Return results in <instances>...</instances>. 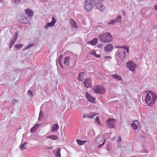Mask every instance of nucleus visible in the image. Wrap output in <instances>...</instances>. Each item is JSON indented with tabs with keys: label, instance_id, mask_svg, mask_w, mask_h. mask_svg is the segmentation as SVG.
Returning a JSON list of instances; mask_svg holds the SVG:
<instances>
[{
	"label": "nucleus",
	"instance_id": "c03bdc74",
	"mask_svg": "<svg viewBox=\"0 0 157 157\" xmlns=\"http://www.w3.org/2000/svg\"><path fill=\"white\" fill-rule=\"evenodd\" d=\"M17 101L15 99H13L12 101V103L13 105L15 104Z\"/></svg>",
	"mask_w": 157,
	"mask_h": 157
},
{
	"label": "nucleus",
	"instance_id": "39448f33",
	"mask_svg": "<svg viewBox=\"0 0 157 157\" xmlns=\"http://www.w3.org/2000/svg\"><path fill=\"white\" fill-rule=\"evenodd\" d=\"M93 90L96 94H103L105 92L104 87L100 85H95L93 87Z\"/></svg>",
	"mask_w": 157,
	"mask_h": 157
},
{
	"label": "nucleus",
	"instance_id": "c85d7f7f",
	"mask_svg": "<svg viewBox=\"0 0 157 157\" xmlns=\"http://www.w3.org/2000/svg\"><path fill=\"white\" fill-rule=\"evenodd\" d=\"M11 2L14 5H19L21 0H11Z\"/></svg>",
	"mask_w": 157,
	"mask_h": 157
},
{
	"label": "nucleus",
	"instance_id": "412c9836",
	"mask_svg": "<svg viewBox=\"0 0 157 157\" xmlns=\"http://www.w3.org/2000/svg\"><path fill=\"white\" fill-rule=\"evenodd\" d=\"M111 76L113 78L116 79L120 81H121L122 80L121 77L120 76L117 74H112L111 75Z\"/></svg>",
	"mask_w": 157,
	"mask_h": 157
},
{
	"label": "nucleus",
	"instance_id": "6e6552de",
	"mask_svg": "<svg viewBox=\"0 0 157 157\" xmlns=\"http://www.w3.org/2000/svg\"><path fill=\"white\" fill-rule=\"evenodd\" d=\"M107 127L110 128H113L115 127L116 120L113 118H109L106 120Z\"/></svg>",
	"mask_w": 157,
	"mask_h": 157
},
{
	"label": "nucleus",
	"instance_id": "1a4fd4ad",
	"mask_svg": "<svg viewBox=\"0 0 157 157\" xmlns=\"http://www.w3.org/2000/svg\"><path fill=\"white\" fill-rule=\"evenodd\" d=\"M56 21L54 17L52 18V21L51 22L47 23L44 26V28L46 30L48 29L49 27H52L54 26Z\"/></svg>",
	"mask_w": 157,
	"mask_h": 157
},
{
	"label": "nucleus",
	"instance_id": "423d86ee",
	"mask_svg": "<svg viewBox=\"0 0 157 157\" xmlns=\"http://www.w3.org/2000/svg\"><path fill=\"white\" fill-rule=\"evenodd\" d=\"M126 66L131 71L135 72L136 69L137 67L136 64L133 61H130L126 63Z\"/></svg>",
	"mask_w": 157,
	"mask_h": 157
},
{
	"label": "nucleus",
	"instance_id": "2f4dec72",
	"mask_svg": "<svg viewBox=\"0 0 157 157\" xmlns=\"http://www.w3.org/2000/svg\"><path fill=\"white\" fill-rule=\"evenodd\" d=\"M76 141L78 144L79 145H83L82 140L78 139L76 140Z\"/></svg>",
	"mask_w": 157,
	"mask_h": 157
},
{
	"label": "nucleus",
	"instance_id": "f3484780",
	"mask_svg": "<svg viewBox=\"0 0 157 157\" xmlns=\"http://www.w3.org/2000/svg\"><path fill=\"white\" fill-rule=\"evenodd\" d=\"M40 125V124H37L34 125L32 128H31L30 130V132L32 133L35 132L39 127Z\"/></svg>",
	"mask_w": 157,
	"mask_h": 157
},
{
	"label": "nucleus",
	"instance_id": "dca6fc26",
	"mask_svg": "<svg viewBox=\"0 0 157 157\" xmlns=\"http://www.w3.org/2000/svg\"><path fill=\"white\" fill-rule=\"evenodd\" d=\"M25 12L29 17H33V13L31 10L29 9H27L25 10Z\"/></svg>",
	"mask_w": 157,
	"mask_h": 157
},
{
	"label": "nucleus",
	"instance_id": "9b49d317",
	"mask_svg": "<svg viewBox=\"0 0 157 157\" xmlns=\"http://www.w3.org/2000/svg\"><path fill=\"white\" fill-rule=\"evenodd\" d=\"M113 46L112 44H109L105 46L104 50L106 53H109L111 52L113 49Z\"/></svg>",
	"mask_w": 157,
	"mask_h": 157
},
{
	"label": "nucleus",
	"instance_id": "c756f323",
	"mask_svg": "<svg viewBox=\"0 0 157 157\" xmlns=\"http://www.w3.org/2000/svg\"><path fill=\"white\" fill-rule=\"evenodd\" d=\"M90 54L95 56L97 58H99L100 57V55L97 54L96 52L94 50H93L91 51Z\"/></svg>",
	"mask_w": 157,
	"mask_h": 157
},
{
	"label": "nucleus",
	"instance_id": "4c0bfd02",
	"mask_svg": "<svg viewBox=\"0 0 157 157\" xmlns=\"http://www.w3.org/2000/svg\"><path fill=\"white\" fill-rule=\"evenodd\" d=\"M95 121L96 122L99 124L100 125V122L99 121V119L98 117L97 116L96 117V119H95Z\"/></svg>",
	"mask_w": 157,
	"mask_h": 157
},
{
	"label": "nucleus",
	"instance_id": "4468645a",
	"mask_svg": "<svg viewBox=\"0 0 157 157\" xmlns=\"http://www.w3.org/2000/svg\"><path fill=\"white\" fill-rule=\"evenodd\" d=\"M86 97L88 100L90 102H93L95 100V98L92 96L89 93L86 92Z\"/></svg>",
	"mask_w": 157,
	"mask_h": 157
},
{
	"label": "nucleus",
	"instance_id": "8fccbe9b",
	"mask_svg": "<svg viewBox=\"0 0 157 157\" xmlns=\"http://www.w3.org/2000/svg\"><path fill=\"white\" fill-rule=\"evenodd\" d=\"M155 8L157 11V5L155 6Z\"/></svg>",
	"mask_w": 157,
	"mask_h": 157
},
{
	"label": "nucleus",
	"instance_id": "e433bc0d",
	"mask_svg": "<svg viewBox=\"0 0 157 157\" xmlns=\"http://www.w3.org/2000/svg\"><path fill=\"white\" fill-rule=\"evenodd\" d=\"M43 116V112H42L41 111H40L39 114V117L38 118L39 120H40L42 118Z\"/></svg>",
	"mask_w": 157,
	"mask_h": 157
},
{
	"label": "nucleus",
	"instance_id": "cd10ccee",
	"mask_svg": "<svg viewBox=\"0 0 157 157\" xmlns=\"http://www.w3.org/2000/svg\"><path fill=\"white\" fill-rule=\"evenodd\" d=\"M103 140V138L102 137L98 136L95 139V141L98 143H100Z\"/></svg>",
	"mask_w": 157,
	"mask_h": 157
},
{
	"label": "nucleus",
	"instance_id": "ddd939ff",
	"mask_svg": "<svg viewBox=\"0 0 157 157\" xmlns=\"http://www.w3.org/2000/svg\"><path fill=\"white\" fill-rule=\"evenodd\" d=\"M85 73L84 72L79 73L78 74V80L80 81H83L84 79L83 77L85 76Z\"/></svg>",
	"mask_w": 157,
	"mask_h": 157
},
{
	"label": "nucleus",
	"instance_id": "7ed1b4c3",
	"mask_svg": "<svg viewBox=\"0 0 157 157\" xmlns=\"http://www.w3.org/2000/svg\"><path fill=\"white\" fill-rule=\"evenodd\" d=\"M125 50L122 49H119L116 52V57L117 60L119 61L123 60L125 57Z\"/></svg>",
	"mask_w": 157,
	"mask_h": 157
},
{
	"label": "nucleus",
	"instance_id": "f8f14e48",
	"mask_svg": "<svg viewBox=\"0 0 157 157\" xmlns=\"http://www.w3.org/2000/svg\"><path fill=\"white\" fill-rule=\"evenodd\" d=\"M84 84L85 86L87 88L90 87L91 85V83L90 79L86 78L84 82Z\"/></svg>",
	"mask_w": 157,
	"mask_h": 157
},
{
	"label": "nucleus",
	"instance_id": "603ef678",
	"mask_svg": "<svg viewBox=\"0 0 157 157\" xmlns=\"http://www.w3.org/2000/svg\"><path fill=\"white\" fill-rule=\"evenodd\" d=\"M3 0H0V2L2 1Z\"/></svg>",
	"mask_w": 157,
	"mask_h": 157
},
{
	"label": "nucleus",
	"instance_id": "bb28decb",
	"mask_svg": "<svg viewBox=\"0 0 157 157\" xmlns=\"http://www.w3.org/2000/svg\"><path fill=\"white\" fill-rule=\"evenodd\" d=\"M61 149L59 147L56 149V157H61V154L60 152Z\"/></svg>",
	"mask_w": 157,
	"mask_h": 157
},
{
	"label": "nucleus",
	"instance_id": "a211bd4d",
	"mask_svg": "<svg viewBox=\"0 0 157 157\" xmlns=\"http://www.w3.org/2000/svg\"><path fill=\"white\" fill-rule=\"evenodd\" d=\"M71 59L70 56L66 57L64 59V63L66 66H68L69 65V61Z\"/></svg>",
	"mask_w": 157,
	"mask_h": 157
},
{
	"label": "nucleus",
	"instance_id": "09e8293b",
	"mask_svg": "<svg viewBox=\"0 0 157 157\" xmlns=\"http://www.w3.org/2000/svg\"><path fill=\"white\" fill-rule=\"evenodd\" d=\"M86 117H88V115H86V114H84L83 116V118H85Z\"/></svg>",
	"mask_w": 157,
	"mask_h": 157
},
{
	"label": "nucleus",
	"instance_id": "9d476101",
	"mask_svg": "<svg viewBox=\"0 0 157 157\" xmlns=\"http://www.w3.org/2000/svg\"><path fill=\"white\" fill-rule=\"evenodd\" d=\"M18 36V32H16L15 35L12 38L9 44V47L11 48L14 45V43L17 40Z\"/></svg>",
	"mask_w": 157,
	"mask_h": 157
},
{
	"label": "nucleus",
	"instance_id": "2eb2a0df",
	"mask_svg": "<svg viewBox=\"0 0 157 157\" xmlns=\"http://www.w3.org/2000/svg\"><path fill=\"white\" fill-rule=\"evenodd\" d=\"M28 19V18L26 16H22L21 19L19 20V22L21 23L26 24L27 23Z\"/></svg>",
	"mask_w": 157,
	"mask_h": 157
},
{
	"label": "nucleus",
	"instance_id": "b1692460",
	"mask_svg": "<svg viewBox=\"0 0 157 157\" xmlns=\"http://www.w3.org/2000/svg\"><path fill=\"white\" fill-rule=\"evenodd\" d=\"M113 20L115 23L118 22H121L122 21L121 16L119 15L116 18L113 19Z\"/></svg>",
	"mask_w": 157,
	"mask_h": 157
},
{
	"label": "nucleus",
	"instance_id": "20e7f679",
	"mask_svg": "<svg viewBox=\"0 0 157 157\" xmlns=\"http://www.w3.org/2000/svg\"><path fill=\"white\" fill-rule=\"evenodd\" d=\"M92 0H85L83 6L84 9L87 11L90 10L93 8Z\"/></svg>",
	"mask_w": 157,
	"mask_h": 157
},
{
	"label": "nucleus",
	"instance_id": "c9c22d12",
	"mask_svg": "<svg viewBox=\"0 0 157 157\" xmlns=\"http://www.w3.org/2000/svg\"><path fill=\"white\" fill-rule=\"evenodd\" d=\"M63 56L62 55H60L59 58V59H58V61L59 63V64H60V65L61 67L63 68L62 66L61 65V59L62 57Z\"/></svg>",
	"mask_w": 157,
	"mask_h": 157
},
{
	"label": "nucleus",
	"instance_id": "4be33fe9",
	"mask_svg": "<svg viewBox=\"0 0 157 157\" xmlns=\"http://www.w3.org/2000/svg\"><path fill=\"white\" fill-rule=\"evenodd\" d=\"M59 128V126L57 124H54L52 127V129L51 130V131L54 132L56 131Z\"/></svg>",
	"mask_w": 157,
	"mask_h": 157
},
{
	"label": "nucleus",
	"instance_id": "de8ad7c7",
	"mask_svg": "<svg viewBox=\"0 0 157 157\" xmlns=\"http://www.w3.org/2000/svg\"><path fill=\"white\" fill-rule=\"evenodd\" d=\"M83 144V145L85 143H87L88 141L87 140H82Z\"/></svg>",
	"mask_w": 157,
	"mask_h": 157
},
{
	"label": "nucleus",
	"instance_id": "79ce46f5",
	"mask_svg": "<svg viewBox=\"0 0 157 157\" xmlns=\"http://www.w3.org/2000/svg\"><path fill=\"white\" fill-rule=\"evenodd\" d=\"M122 140L121 137L120 136H119L118 138V139L117 140V142H121Z\"/></svg>",
	"mask_w": 157,
	"mask_h": 157
},
{
	"label": "nucleus",
	"instance_id": "f257e3e1",
	"mask_svg": "<svg viewBox=\"0 0 157 157\" xmlns=\"http://www.w3.org/2000/svg\"><path fill=\"white\" fill-rule=\"evenodd\" d=\"M157 99V96L155 93L149 91L146 93L145 98V101L147 106L151 107L155 102Z\"/></svg>",
	"mask_w": 157,
	"mask_h": 157
},
{
	"label": "nucleus",
	"instance_id": "72a5a7b5",
	"mask_svg": "<svg viewBox=\"0 0 157 157\" xmlns=\"http://www.w3.org/2000/svg\"><path fill=\"white\" fill-rule=\"evenodd\" d=\"M23 45L22 44H16L15 45L14 47L16 48L19 49L20 48H21L22 47Z\"/></svg>",
	"mask_w": 157,
	"mask_h": 157
},
{
	"label": "nucleus",
	"instance_id": "58836bf2",
	"mask_svg": "<svg viewBox=\"0 0 157 157\" xmlns=\"http://www.w3.org/2000/svg\"><path fill=\"white\" fill-rule=\"evenodd\" d=\"M27 94H28L30 96H33V92H32L31 91L29 90L28 91V92H27Z\"/></svg>",
	"mask_w": 157,
	"mask_h": 157
},
{
	"label": "nucleus",
	"instance_id": "37998d69",
	"mask_svg": "<svg viewBox=\"0 0 157 157\" xmlns=\"http://www.w3.org/2000/svg\"><path fill=\"white\" fill-rule=\"evenodd\" d=\"M124 49H125L126 50V51L128 53L129 52V47L126 46L125 47Z\"/></svg>",
	"mask_w": 157,
	"mask_h": 157
},
{
	"label": "nucleus",
	"instance_id": "473e14b6",
	"mask_svg": "<svg viewBox=\"0 0 157 157\" xmlns=\"http://www.w3.org/2000/svg\"><path fill=\"white\" fill-rule=\"evenodd\" d=\"M34 45V44H30L29 45H28L25 48H24V50H26L27 49H29L32 46H33Z\"/></svg>",
	"mask_w": 157,
	"mask_h": 157
},
{
	"label": "nucleus",
	"instance_id": "393cba45",
	"mask_svg": "<svg viewBox=\"0 0 157 157\" xmlns=\"http://www.w3.org/2000/svg\"><path fill=\"white\" fill-rule=\"evenodd\" d=\"M46 138H49L53 140H56L58 139L57 136L56 135H51L48 136L46 137Z\"/></svg>",
	"mask_w": 157,
	"mask_h": 157
},
{
	"label": "nucleus",
	"instance_id": "7c9ffc66",
	"mask_svg": "<svg viewBox=\"0 0 157 157\" xmlns=\"http://www.w3.org/2000/svg\"><path fill=\"white\" fill-rule=\"evenodd\" d=\"M131 126L133 127L134 130H136L137 129V126L135 123H132L131 124Z\"/></svg>",
	"mask_w": 157,
	"mask_h": 157
},
{
	"label": "nucleus",
	"instance_id": "f704fd0d",
	"mask_svg": "<svg viewBox=\"0 0 157 157\" xmlns=\"http://www.w3.org/2000/svg\"><path fill=\"white\" fill-rule=\"evenodd\" d=\"M115 23L114 22V21L113 19L110 21H109L108 23V25H113Z\"/></svg>",
	"mask_w": 157,
	"mask_h": 157
},
{
	"label": "nucleus",
	"instance_id": "6ab92c4d",
	"mask_svg": "<svg viewBox=\"0 0 157 157\" xmlns=\"http://www.w3.org/2000/svg\"><path fill=\"white\" fill-rule=\"evenodd\" d=\"M27 143L26 142L21 144L20 146L21 150H23L24 149H26L27 147Z\"/></svg>",
	"mask_w": 157,
	"mask_h": 157
},
{
	"label": "nucleus",
	"instance_id": "49530a36",
	"mask_svg": "<svg viewBox=\"0 0 157 157\" xmlns=\"http://www.w3.org/2000/svg\"><path fill=\"white\" fill-rule=\"evenodd\" d=\"M105 58H108V59H112L111 57L110 56H105Z\"/></svg>",
	"mask_w": 157,
	"mask_h": 157
},
{
	"label": "nucleus",
	"instance_id": "a18cd8bd",
	"mask_svg": "<svg viewBox=\"0 0 157 157\" xmlns=\"http://www.w3.org/2000/svg\"><path fill=\"white\" fill-rule=\"evenodd\" d=\"M122 13L124 16H125L126 14L124 10H122Z\"/></svg>",
	"mask_w": 157,
	"mask_h": 157
},
{
	"label": "nucleus",
	"instance_id": "aec40b11",
	"mask_svg": "<svg viewBox=\"0 0 157 157\" xmlns=\"http://www.w3.org/2000/svg\"><path fill=\"white\" fill-rule=\"evenodd\" d=\"M70 23L71 27L73 28H78V26H77L76 25V23L72 19H70Z\"/></svg>",
	"mask_w": 157,
	"mask_h": 157
},
{
	"label": "nucleus",
	"instance_id": "ea45409f",
	"mask_svg": "<svg viewBox=\"0 0 157 157\" xmlns=\"http://www.w3.org/2000/svg\"><path fill=\"white\" fill-rule=\"evenodd\" d=\"M125 47V46H115V48H122L124 49Z\"/></svg>",
	"mask_w": 157,
	"mask_h": 157
},
{
	"label": "nucleus",
	"instance_id": "3c124183",
	"mask_svg": "<svg viewBox=\"0 0 157 157\" xmlns=\"http://www.w3.org/2000/svg\"><path fill=\"white\" fill-rule=\"evenodd\" d=\"M135 121L136 122H138L137 121V120Z\"/></svg>",
	"mask_w": 157,
	"mask_h": 157
},
{
	"label": "nucleus",
	"instance_id": "a19ab883",
	"mask_svg": "<svg viewBox=\"0 0 157 157\" xmlns=\"http://www.w3.org/2000/svg\"><path fill=\"white\" fill-rule=\"evenodd\" d=\"M105 139L104 140V141H103V142L101 144H100L98 146V148H100V147H102L105 144Z\"/></svg>",
	"mask_w": 157,
	"mask_h": 157
},
{
	"label": "nucleus",
	"instance_id": "f03ea898",
	"mask_svg": "<svg viewBox=\"0 0 157 157\" xmlns=\"http://www.w3.org/2000/svg\"><path fill=\"white\" fill-rule=\"evenodd\" d=\"M99 38L101 42L107 43L110 42L112 41L113 37L110 33L107 32L99 35Z\"/></svg>",
	"mask_w": 157,
	"mask_h": 157
},
{
	"label": "nucleus",
	"instance_id": "0eeeda50",
	"mask_svg": "<svg viewBox=\"0 0 157 157\" xmlns=\"http://www.w3.org/2000/svg\"><path fill=\"white\" fill-rule=\"evenodd\" d=\"M94 2L97 8L100 11H102L105 10V6L102 4L100 0H94Z\"/></svg>",
	"mask_w": 157,
	"mask_h": 157
},
{
	"label": "nucleus",
	"instance_id": "a878e982",
	"mask_svg": "<svg viewBox=\"0 0 157 157\" xmlns=\"http://www.w3.org/2000/svg\"><path fill=\"white\" fill-rule=\"evenodd\" d=\"M98 114V113L94 112H90L89 114H88V117L89 118H92Z\"/></svg>",
	"mask_w": 157,
	"mask_h": 157
},
{
	"label": "nucleus",
	"instance_id": "5701e85b",
	"mask_svg": "<svg viewBox=\"0 0 157 157\" xmlns=\"http://www.w3.org/2000/svg\"><path fill=\"white\" fill-rule=\"evenodd\" d=\"M98 39L97 38H94L92 40L90 41L89 43L92 45H94L98 43Z\"/></svg>",
	"mask_w": 157,
	"mask_h": 157
},
{
	"label": "nucleus",
	"instance_id": "864d4df0",
	"mask_svg": "<svg viewBox=\"0 0 157 157\" xmlns=\"http://www.w3.org/2000/svg\"><path fill=\"white\" fill-rule=\"evenodd\" d=\"M100 45H99V44L98 45V46H100Z\"/></svg>",
	"mask_w": 157,
	"mask_h": 157
}]
</instances>
